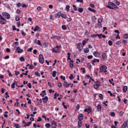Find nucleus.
Listing matches in <instances>:
<instances>
[{"mask_svg": "<svg viewBox=\"0 0 128 128\" xmlns=\"http://www.w3.org/2000/svg\"><path fill=\"white\" fill-rule=\"evenodd\" d=\"M40 28L38 26H36L35 28L34 29V31H36L37 29H39Z\"/></svg>", "mask_w": 128, "mask_h": 128, "instance_id": "23", "label": "nucleus"}, {"mask_svg": "<svg viewBox=\"0 0 128 128\" xmlns=\"http://www.w3.org/2000/svg\"><path fill=\"white\" fill-rule=\"evenodd\" d=\"M78 10L80 12H82L83 11V9L82 8H78Z\"/></svg>", "mask_w": 128, "mask_h": 128, "instance_id": "28", "label": "nucleus"}, {"mask_svg": "<svg viewBox=\"0 0 128 128\" xmlns=\"http://www.w3.org/2000/svg\"><path fill=\"white\" fill-rule=\"evenodd\" d=\"M39 57L40 62L41 64H43L44 62V59L43 55L42 54H40Z\"/></svg>", "mask_w": 128, "mask_h": 128, "instance_id": "1", "label": "nucleus"}, {"mask_svg": "<svg viewBox=\"0 0 128 128\" xmlns=\"http://www.w3.org/2000/svg\"><path fill=\"white\" fill-rule=\"evenodd\" d=\"M35 74L37 76H38L40 77V74L38 72H36L35 73Z\"/></svg>", "mask_w": 128, "mask_h": 128, "instance_id": "33", "label": "nucleus"}, {"mask_svg": "<svg viewBox=\"0 0 128 128\" xmlns=\"http://www.w3.org/2000/svg\"><path fill=\"white\" fill-rule=\"evenodd\" d=\"M88 10H89L93 12H96V10H95L92 9L90 8H88Z\"/></svg>", "mask_w": 128, "mask_h": 128, "instance_id": "24", "label": "nucleus"}, {"mask_svg": "<svg viewBox=\"0 0 128 128\" xmlns=\"http://www.w3.org/2000/svg\"><path fill=\"white\" fill-rule=\"evenodd\" d=\"M54 37H55V39H56L58 40H60L61 38L60 36H54Z\"/></svg>", "mask_w": 128, "mask_h": 128, "instance_id": "44", "label": "nucleus"}, {"mask_svg": "<svg viewBox=\"0 0 128 128\" xmlns=\"http://www.w3.org/2000/svg\"><path fill=\"white\" fill-rule=\"evenodd\" d=\"M100 82L99 81H96L94 84V88H97L98 86H100Z\"/></svg>", "mask_w": 128, "mask_h": 128, "instance_id": "3", "label": "nucleus"}, {"mask_svg": "<svg viewBox=\"0 0 128 128\" xmlns=\"http://www.w3.org/2000/svg\"><path fill=\"white\" fill-rule=\"evenodd\" d=\"M91 36L92 37H95L97 36V34H92Z\"/></svg>", "mask_w": 128, "mask_h": 128, "instance_id": "54", "label": "nucleus"}, {"mask_svg": "<svg viewBox=\"0 0 128 128\" xmlns=\"http://www.w3.org/2000/svg\"><path fill=\"white\" fill-rule=\"evenodd\" d=\"M14 127L16 128H18L20 127V126L19 124H15L14 125Z\"/></svg>", "mask_w": 128, "mask_h": 128, "instance_id": "31", "label": "nucleus"}, {"mask_svg": "<svg viewBox=\"0 0 128 128\" xmlns=\"http://www.w3.org/2000/svg\"><path fill=\"white\" fill-rule=\"evenodd\" d=\"M52 128H56V123L54 120H52Z\"/></svg>", "mask_w": 128, "mask_h": 128, "instance_id": "7", "label": "nucleus"}, {"mask_svg": "<svg viewBox=\"0 0 128 128\" xmlns=\"http://www.w3.org/2000/svg\"><path fill=\"white\" fill-rule=\"evenodd\" d=\"M13 30H16V28L15 27V26H12Z\"/></svg>", "mask_w": 128, "mask_h": 128, "instance_id": "61", "label": "nucleus"}, {"mask_svg": "<svg viewBox=\"0 0 128 128\" xmlns=\"http://www.w3.org/2000/svg\"><path fill=\"white\" fill-rule=\"evenodd\" d=\"M34 42L35 43H36V44H38L40 46H41L42 45L41 43H40V40H38L37 41L35 39L34 40Z\"/></svg>", "mask_w": 128, "mask_h": 128, "instance_id": "15", "label": "nucleus"}, {"mask_svg": "<svg viewBox=\"0 0 128 128\" xmlns=\"http://www.w3.org/2000/svg\"><path fill=\"white\" fill-rule=\"evenodd\" d=\"M22 6L23 8H25L27 7L26 5L24 4H22Z\"/></svg>", "mask_w": 128, "mask_h": 128, "instance_id": "48", "label": "nucleus"}, {"mask_svg": "<svg viewBox=\"0 0 128 128\" xmlns=\"http://www.w3.org/2000/svg\"><path fill=\"white\" fill-rule=\"evenodd\" d=\"M74 78L73 75L72 74H71L70 75V76L69 77V78L70 80H72Z\"/></svg>", "mask_w": 128, "mask_h": 128, "instance_id": "39", "label": "nucleus"}, {"mask_svg": "<svg viewBox=\"0 0 128 128\" xmlns=\"http://www.w3.org/2000/svg\"><path fill=\"white\" fill-rule=\"evenodd\" d=\"M127 121L124 122L120 128H125L127 126Z\"/></svg>", "mask_w": 128, "mask_h": 128, "instance_id": "12", "label": "nucleus"}, {"mask_svg": "<svg viewBox=\"0 0 128 128\" xmlns=\"http://www.w3.org/2000/svg\"><path fill=\"white\" fill-rule=\"evenodd\" d=\"M116 39H117L118 38L120 39V37L119 35L118 34H117L116 36Z\"/></svg>", "mask_w": 128, "mask_h": 128, "instance_id": "58", "label": "nucleus"}, {"mask_svg": "<svg viewBox=\"0 0 128 128\" xmlns=\"http://www.w3.org/2000/svg\"><path fill=\"white\" fill-rule=\"evenodd\" d=\"M98 22H99L100 24H101L100 23L102 22V19L101 18L99 19L98 20Z\"/></svg>", "mask_w": 128, "mask_h": 128, "instance_id": "47", "label": "nucleus"}, {"mask_svg": "<svg viewBox=\"0 0 128 128\" xmlns=\"http://www.w3.org/2000/svg\"><path fill=\"white\" fill-rule=\"evenodd\" d=\"M72 6L74 8V10L76 11L77 10V8L76 7V6H75L74 4H73L72 5Z\"/></svg>", "mask_w": 128, "mask_h": 128, "instance_id": "43", "label": "nucleus"}, {"mask_svg": "<svg viewBox=\"0 0 128 128\" xmlns=\"http://www.w3.org/2000/svg\"><path fill=\"white\" fill-rule=\"evenodd\" d=\"M20 20V18L18 16H17L16 18V20L17 21H19Z\"/></svg>", "mask_w": 128, "mask_h": 128, "instance_id": "56", "label": "nucleus"}, {"mask_svg": "<svg viewBox=\"0 0 128 128\" xmlns=\"http://www.w3.org/2000/svg\"><path fill=\"white\" fill-rule=\"evenodd\" d=\"M97 108L99 111H100L101 110V107L100 105L98 104L97 107Z\"/></svg>", "mask_w": 128, "mask_h": 128, "instance_id": "22", "label": "nucleus"}, {"mask_svg": "<svg viewBox=\"0 0 128 128\" xmlns=\"http://www.w3.org/2000/svg\"><path fill=\"white\" fill-rule=\"evenodd\" d=\"M62 17L64 18H66V16L64 14H63L62 16Z\"/></svg>", "mask_w": 128, "mask_h": 128, "instance_id": "46", "label": "nucleus"}, {"mask_svg": "<svg viewBox=\"0 0 128 128\" xmlns=\"http://www.w3.org/2000/svg\"><path fill=\"white\" fill-rule=\"evenodd\" d=\"M124 114V112H120V115L121 116H122L123 115V114Z\"/></svg>", "mask_w": 128, "mask_h": 128, "instance_id": "63", "label": "nucleus"}, {"mask_svg": "<svg viewBox=\"0 0 128 128\" xmlns=\"http://www.w3.org/2000/svg\"><path fill=\"white\" fill-rule=\"evenodd\" d=\"M73 62L74 61L72 60H70V66L71 68H72L74 66L73 64Z\"/></svg>", "mask_w": 128, "mask_h": 128, "instance_id": "18", "label": "nucleus"}, {"mask_svg": "<svg viewBox=\"0 0 128 128\" xmlns=\"http://www.w3.org/2000/svg\"><path fill=\"white\" fill-rule=\"evenodd\" d=\"M70 8V6L69 5H68L66 6V9L67 12H68L69 11Z\"/></svg>", "mask_w": 128, "mask_h": 128, "instance_id": "30", "label": "nucleus"}, {"mask_svg": "<svg viewBox=\"0 0 128 128\" xmlns=\"http://www.w3.org/2000/svg\"><path fill=\"white\" fill-rule=\"evenodd\" d=\"M80 108V105L79 104H78L77 106H76V109L77 110H79Z\"/></svg>", "mask_w": 128, "mask_h": 128, "instance_id": "57", "label": "nucleus"}, {"mask_svg": "<svg viewBox=\"0 0 128 128\" xmlns=\"http://www.w3.org/2000/svg\"><path fill=\"white\" fill-rule=\"evenodd\" d=\"M56 71H54L53 72L52 76L53 77H55L56 76Z\"/></svg>", "mask_w": 128, "mask_h": 128, "instance_id": "27", "label": "nucleus"}, {"mask_svg": "<svg viewBox=\"0 0 128 128\" xmlns=\"http://www.w3.org/2000/svg\"><path fill=\"white\" fill-rule=\"evenodd\" d=\"M124 38H128V35L127 34H124Z\"/></svg>", "mask_w": 128, "mask_h": 128, "instance_id": "45", "label": "nucleus"}, {"mask_svg": "<svg viewBox=\"0 0 128 128\" xmlns=\"http://www.w3.org/2000/svg\"><path fill=\"white\" fill-rule=\"evenodd\" d=\"M31 122H28L27 123L26 122L25 123V124L24 125V127H26V126H29L30 124L32 123Z\"/></svg>", "mask_w": 128, "mask_h": 128, "instance_id": "19", "label": "nucleus"}, {"mask_svg": "<svg viewBox=\"0 0 128 128\" xmlns=\"http://www.w3.org/2000/svg\"><path fill=\"white\" fill-rule=\"evenodd\" d=\"M87 108L88 111H90V110H91V108L88 106H86Z\"/></svg>", "mask_w": 128, "mask_h": 128, "instance_id": "42", "label": "nucleus"}, {"mask_svg": "<svg viewBox=\"0 0 128 128\" xmlns=\"http://www.w3.org/2000/svg\"><path fill=\"white\" fill-rule=\"evenodd\" d=\"M45 126L47 128H49L50 126V124L49 123H47L46 124Z\"/></svg>", "mask_w": 128, "mask_h": 128, "instance_id": "34", "label": "nucleus"}, {"mask_svg": "<svg viewBox=\"0 0 128 128\" xmlns=\"http://www.w3.org/2000/svg\"><path fill=\"white\" fill-rule=\"evenodd\" d=\"M61 15V13L59 12L56 14V16L57 18H59Z\"/></svg>", "mask_w": 128, "mask_h": 128, "instance_id": "25", "label": "nucleus"}, {"mask_svg": "<svg viewBox=\"0 0 128 128\" xmlns=\"http://www.w3.org/2000/svg\"><path fill=\"white\" fill-rule=\"evenodd\" d=\"M20 60L21 61H24L25 60V59L22 56L20 58Z\"/></svg>", "mask_w": 128, "mask_h": 128, "instance_id": "29", "label": "nucleus"}, {"mask_svg": "<svg viewBox=\"0 0 128 128\" xmlns=\"http://www.w3.org/2000/svg\"><path fill=\"white\" fill-rule=\"evenodd\" d=\"M87 42V41H86V40H84L82 42V44H83V46H84L85 44Z\"/></svg>", "mask_w": 128, "mask_h": 128, "instance_id": "55", "label": "nucleus"}, {"mask_svg": "<svg viewBox=\"0 0 128 128\" xmlns=\"http://www.w3.org/2000/svg\"><path fill=\"white\" fill-rule=\"evenodd\" d=\"M58 86L59 87L61 88L62 86V84L60 82H59L58 83Z\"/></svg>", "mask_w": 128, "mask_h": 128, "instance_id": "52", "label": "nucleus"}, {"mask_svg": "<svg viewBox=\"0 0 128 128\" xmlns=\"http://www.w3.org/2000/svg\"><path fill=\"white\" fill-rule=\"evenodd\" d=\"M0 23L2 24H4L6 23V21L5 19L4 18V19H1Z\"/></svg>", "mask_w": 128, "mask_h": 128, "instance_id": "14", "label": "nucleus"}, {"mask_svg": "<svg viewBox=\"0 0 128 128\" xmlns=\"http://www.w3.org/2000/svg\"><path fill=\"white\" fill-rule=\"evenodd\" d=\"M27 86L30 88H31V85L30 83H28L27 84Z\"/></svg>", "mask_w": 128, "mask_h": 128, "instance_id": "50", "label": "nucleus"}, {"mask_svg": "<svg viewBox=\"0 0 128 128\" xmlns=\"http://www.w3.org/2000/svg\"><path fill=\"white\" fill-rule=\"evenodd\" d=\"M2 15L5 18L9 19L10 18V15L8 13L6 12H3L2 13Z\"/></svg>", "mask_w": 128, "mask_h": 128, "instance_id": "2", "label": "nucleus"}, {"mask_svg": "<svg viewBox=\"0 0 128 128\" xmlns=\"http://www.w3.org/2000/svg\"><path fill=\"white\" fill-rule=\"evenodd\" d=\"M94 55L96 57H98L100 55V54L98 52H95L94 53Z\"/></svg>", "mask_w": 128, "mask_h": 128, "instance_id": "17", "label": "nucleus"}, {"mask_svg": "<svg viewBox=\"0 0 128 128\" xmlns=\"http://www.w3.org/2000/svg\"><path fill=\"white\" fill-rule=\"evenodd\" d=\"M21 5V4L20 3H18L16 4V6L18 7H20V6Z\"/></svg>", "mask_w": 128, "mask_h": 128, "instance_id": "62", "label": "nucleus"}, {"mask_svg": "<svg viewBox=\"0 0 128 128\" xmlns=\"http://www.w3.org/2000/svg\"><path fill=\"white\" fill-rule=\"evenodd\" d=\"M16 51L18 53H20L22 52V50L20 49V47H18L16 50Z\"/></svg>", "mask_w": 128, "mask_h": 128, "instance_id": "10", "label": "nucleus"}, {"mask_svg": "<svg viewBox=\"0 0 128 128\" xmlns=\"http://www.w3.org/2000/svg\"><path fill=\"white\" fill-rule=\"evenodd\" d=\"M97 36H98L99 38H101L102 37L104 38H106V36L104 35H103L102 34H97Z\"/></svg>", "mask_w": 128, "mask_h": 128, "instance_id": "8", "label": "nucleus"}, {"mask_svg": "<svg viewBox=\"0 0 128 128\" xmlns=\"http://www.w3.org/2000/svg\"><path fill=\"white\" fill-rule=\"evenodd\" d=\"M62 28L63 30H66V25H63L62 26Z\"/></svg>", "mask_w": 128, "mask_h": 128, "instance_id": "32", "label": "nucleus"}, {"mask_svg": "<svg viewBox=\"0 0 128 128\" xmlns=\"http://www.w3.org/2000/svg\"><path fill=\"white\" fill-rule=\"evenodd\" d=\"M93 57L92 56V55L88 56V59H90Z\"/></svg>", "mask_w": 128, "mask_h": 128, "instance_id": "59", "label": "nucleus"}, {"mask_svg": "<svg viewBox=\"0 0 128 128\" xmlns=\"http://www.w3.org/2000/svg\"><path fill=\"white\" fill-rule=\"evenodd\" d=\"M71 84L70 83L67 84L66 82H64L63 83V86L66 88H67Z\"/></svg>", "mask_w": 128, "mask_h": 128, "instance_id": "9", "label": "nucleus"}, {"mask_svg": "<svg viewBox=\"0 0 128 128\" xmlns=\"http://www.w3.org/2000/svg\"><path fill=\"white\" fill-rule=\"evenodd\" d=\"M83 115L82 114H80L78 115V119L79 120H82L83 119Z\"/></svg>", "mask_w": 128, "mask_h": 128, "instance_id": "11", "label": "nucleus"}, {"mask_svg": "<svg viewBox=\"0 0 128 128\" xmlns=\"http://www.w3.org/2000/svg\"><path fill=\"white\" fill-rule=\"evenodd\" d=\"M15 82L13 83L11 85V87L12 88H15Z\"/></svg>", "mask_w": 128, "mask_h": 128, "instance_id": "35", "label": "nucleus"}, {"mask_svg": "<svg viewBox=\"0 0 128 128\" xmlns=\"http://www.w3.org/2000/svg\"><path fill=\"white\" fill-rule=\"evenodd\" d=\"M128 87L126 86H124L123 88V91L124 92H126L127 90Z\"/></svg>", "mask_w": 128, "mask_h": 128, "instance_id": "21", "label": "nucleus"}, {"mask_svg": "<svg viewBox=\"0 0 128 128\" xmlns=\"http://www.w3.org/2000/svg\"><path fill=\"white\" fill-rule=\"evenodd\" d=\"M37 52V50H36L35 49L34 50L33 52L34 54H36Z\"/></svg>", "mask_w": 128, "mask_h": 128, "instance_id": "64", "label": "nucleus"}, {"mask_svg": "<svg viewBox=\"0 0 128 128\" xmlns=\"http://www.w3.org/2000/svg\"><path fill=\"white\" fill-rule=\"evenodd\" d=\"M110 115L112 116H115V113L114 112H112L110 114Z\"/></svg>", "mask_w": 128, "mask_h": 128, "instance_id": "41", "label": "nucleus"}, {"mask_svg": "<svg viewBox=\"0 0 128 128\" xmlns=\"http://www.w3.org/2000/svg\"><path fill=\"white\" fill-rule=\"evenodd\" d=\"M38 119L37 120V122H40L41 121L42 119L40 117H38Z\"/></svg>", "mask_w": 128, "mask_h": 128, "instance_id": "51", "label": "nucleus"}, {"mask_svg": "<svg viewBox=\"0 0 128 128\" xmlns=\"http://www.w3.org/2000/svg\"><path fill=\"white\" fill-rule=\"evenodd\" d=\"M99 97L101 99H103V95L102 94H99Z\"/></svg>", "mask_w": 128, "mask_h": 128, "instance_id": "49", "label": "nucleus"}, {"mask_svg": "<svg viewBox=\"0 0 128 128\" xmlns=\"http://www.w3.org/2000/svg\"><path fill=\"white\" fill-rule=\"evenodd\" d=\"M32 49H33L32 48V47H31V48H29L27 50V51L28 52H31Z\"/></svg>", "mask_w": 128, "mask_h": 128, "instance_id": "37", "label": "nucleus"}, {"mask_svg": "<svg viewBox=\"0 0 128 128\" xmlns=\"http://www.w3.org/2000/svg\"><path fill=\"white\" fill-rule=\"evenodd\" d=\"M89 50L88 48H85L84 50V52L86 53H87L88 52Z\"/></svg>", "mask_w": 128, "mask_h": 128, "instance_id": "26", "label": "nucleus"}, {"mask_svg": "<svg viewBox=\"0 0 128 128\" xmlns=\"http://www.w3.org/2000/svg\"><path fill=\"white\" fill-rule=\"evenodd\" d=\"M15 75L16 76H17L18 74H20L19 72L18 71H17L16 70L15 71Z\"/></svg>", "mask_w": 128, "mask_h": 128, "instance_id": "53", "label": "nucleus"}, {"mask_svg": "<svg viewBox=\"0 0 128 128\" xmlns=\"http://www.w3.org/2000/svg\"><path fill=\"white\" fill-rule=\"evenodd\" d=\"M52 51L53 52L56 53H59L60 52V50L56 48H54L52 50Z\"/></svg>", "mask_w": 128, "mask_h": 128, "instance_id": "6", "label": "nucleus"}, {"mask_svg": "<svg viewBox=\"0 0 128 128\" xmlns=\"http://www.w3.org/2000/svg\"><path fill=\"white\" fill-rule=\"evenodd\" d=\"M43 101V102L46 103L47 102L48 99V98L47 96H46L44 98H42Z\"/></svg>", "mask_w": 128, "mask_h": 128, "instance_id": "13", "label": "nucleus"}, {"mask_svg": "<svg viewBox=\"0 0 128 128\" xmlns=\"http://www.w3.org/2000/svg\"><path fill=\"white\" fill-rule=\"evenodd\" d=\"M102 57L103 60H105L106 59V54L105 53H104L102 55Z\"/></svg>", "mask_w": 128, "mask_h": 128, "instance_id": "20", "label": "nucleus"}, {"mask_svg": "<svg viewBox=\"0 0 128 128\" xmlns=\"http://www.w3.org/2000/svg\"><path fill=\"white\" fill-rule=\"evenodd\" d=\"M107 68V67L104 65H102L100 68V72H102L103 71L106 70Z\"/></svg>", "mask_w": 128, "mask_h": 128, "instance_id": "5", "label": "nucleus"}, {"mask_svg": "<svg viewBox=\"0 0 128 128\" xmlns=\"http://www.w3.org/2000/svg\"><path fill=\"white\" fill-rule=\"evenodd\" d=\"M108 4L109 6H111L112 7L114 8H118V7H117L116 5L114 4L111 2H108Z\"/></svg>", "mask_w": 128, "mask_h": 128, "instance_id": "4", "label": "nucleus"}, {"mask_svg": "<svg viewBox=\"0 0 128 128\" xmlns=\"http://www.w3.org/2000/svg\"><path fill=\"white\" fill-rule=\"evenodd\" d=\"M108 44L110 46H111L112 45V42L110 40H109L108 42Z\"/></svg>", "mask_w": 128, "mask_h": 128, "instance_id": "36", "label": "nucleus"}, {"mask_svg": "<svg viewBox=\"0 0 128 128\" xmlns=\"http://www.w3.org/2000/svg\"><path fill=\"white\" fill-rule=\"evenodd\" d=\"M81 120H79L78 121V126L79 127H81L82 126V124Z\"/></svg>", "mask_w": 128, "mask_h": 128, "instance_id": "16", "label": "nucleus"}, {"mask_svg": "<svg viewBox=\"0 0 128 128\" xmlns=\"http://www.w3.org/2000/svg\"><path fill=\"white\" fill-rule=\"evenodd\" d=\"M42 8V7L41 6H39L37 8V9L38 10H41Z\"/></svg>", "mask_w": 128, "mask_h": 128, "instance_id": "38", "label": "nucleus"}, {"mask_svg": "<svg viewBox=\"0 0 128 128\" xmlns=\"http://www.w3.org/2000/svg\"><path fill=\"white\" fill-rule=\"evenodd\" d=\"M90 6L93 8H94V4H90Z\"/></svg>", "mask_w": 128, "mask_h": 128, "instance_id": "60", "label": "nucleus"}, {"mask_svg": "<svg viewBox=\"0 0 128 128\" xmlns=\"http://www.w3.org/2000/svg\"><path fill=\"white\" fill-rule=\"evenodd\" d=\"M121 42L120 41H117L116 42V44L118 45H119L120 44H121Z\"/></svg>", "mask_w": 128, "mask_h": 128, "instance_id": "40", "label": "nucleus"}]
</instances>
